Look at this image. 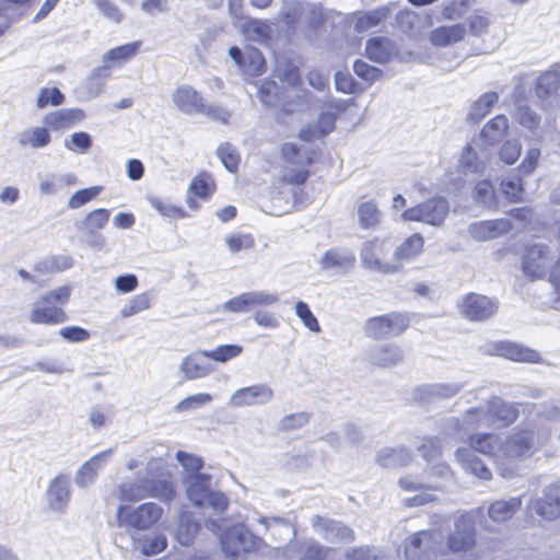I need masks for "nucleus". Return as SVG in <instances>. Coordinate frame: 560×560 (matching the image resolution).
<instances>
[{
	"label": "nucleus",
	"instance_id": "obj_19",
	"mask_svg": "<svg viewBox=\"0 0 560 560\" xmlns=\"http://www.w3.org/2000/svg\"><path fill=\"white\" fill-rule=\"evenodd\" d=\"M272 390L266 385H253L236 390L232 396V404L235 407L262 404L270 399Z\"/></svg>",
	"mask_w": 560,
	"mask_h": 560
},
{
	"label": "nucleus",
	"instance_id": "obj_45",
	"mask_svg": "<svg viewBox=\"0 0 560 560\" xmlns=\"http://www.w3.org/2000/svg\"><path fill=\"white\" fill-rule=\"evenodd\" d=\"M118 492V498L125 502H136L148 498L145 481L122 483L119 486Z\"/></svg>",
	"mask_w": 560,
	"mask_h": 560
},
{
	"label": "nucleus",
	"instance_id": "obj_64",
	"mask_svg": "<svg viewBox=\"0 0 560 560\" xmlns=\"http://www.w3.org/2000/svg\"><path fill=\"white\" fill-rule=\"evenodd\" d=\"M336 90L346 94L358 92V83L348 72L337 71L335 74Z\"/></svg>",
	"mask_w": 560,
	"mask_h": 560
},
{
	"label": "nucleus",
	"instance_id": "obj_13",
	"mask_svg": "<svg viewBox=\"0 0 560 560\" xmlns=\"http://www.w3.org/2000/svg\"><path fill=\"white\" fill-rule=\"evenodd\" d=\"M217 191V183L213 176L206 172H199L190 182L187 189L186 202L189 209H199V200H208Z\"/></svg>",
	"mask_w": 560,
	"mask_h": 560
},
{
	"label": "nucleus",
	"instance_id": "obj_22",
	"mask_svg": "<svg viewBox=\"0 0 560 560\" xmlns=\"http://www.w3.org/2000/svg\"><path fill=\"white\" fill-rule=\"evenodd\" d=\"M395 52L394 43L387 37H373L365 45V56L375 62H388Z\"/></svg>",
	"mask_w": 560,
	"mask_h": 560
},
{
	"label": "nucleus",
	"instance_id": "obj_59",
	"mask_svg": "<svg viewBox=\"0 0 560 560\" xmlns=\"http://www.w3.org/2000/svg\"><path fill=\"white\" fill-rule=\"evenodd\" d=\"M465 468L469 470L476 477L482 480H490L492 478L491 470L487 467V465L476 456H469L464 458Z\"/></svg>",
	"mask_w": 560,
	"mask_h": 560
},
{
	"label": "nucleus",
	"instance_id": "obj_20",
	"mask_svg": "<svg viewBox=\"0 0 560 560\" xmlns=\"http://www.w3.org/2000/svg\"><path fill=\"white\" fill-rule=\"evenodd\" d=\"M336 125V115L332 113H322L315 124H310L301 128L299 138L302 141L311 142L315 139H320L331 131Z\"/></svg>",
	"mask_w": 560,
	"mask_h": 560
},
{
	"label": "nucleus",
	"instance_id": "obj_50",
	"mask_svg": "<svg viewBox=\"0 0 560 560\" xmlns=\"http://www.w3.org/2000/svg\"><path fill=\"white\" fill-rule=\"evenodd\" d=\"M225 243L231 253L247 250L255 246V238L249 233H235L226 236Z\"/></svg>",
	"mask_w": 560,
	"mask_h": 560
},
{
	"label": "nucleus",
	"instance_id": "obj_63",
	"mask_svg": "<svg viewBox=\"0 0 560 560\" xmlns=\"http://www.w3.org/2000/svg\"><path fill=\"white\" fill-rule=\"evenodd\" d=\"M95 5L105 18L114 23L118 24L122 21V12L112 0H95Z\"/></svg>",
	"mask_w": 560,
	"mask_h": 560
},
{
	"label": "nucleus",
	"instance_id": "obj_5",
	"mask_svg": "<svg viewBox=\"0 0 560 560\" xmlns=\"http://www.w3.org/2000/svg\"><path fill=\"white\" fill-rule=\"evenodd\" d=\"M163 514L162 506L154 502H145L135 509L120 505L117 509V521L120 525L138 530H148L161 521Z\"/></svg>",
	"mask_w": 560,
	"mask_h": 560
},
{
	"label": "nucleus",
	"instance_id": "obj_18",
	"mask_svg": "<svg viewBox=\"0 0 560 560\" xmlns=\"http://www.w3.org/2000/svg\"><path fill=\"white\" fill-rule=\"evenodd\" d=\"M249 539V533L229 528L222 534L220 539L222 551L229 557L246 553L250 550Z\"/></svg>",
	"mask_w": 560,
	"mask_h": 560
},
{
	"label": "nucleus",
	"instance_id": "obj_10",
	"mask_svg": "<svg viewBox=\"0 0 560 560\" xmlns=\"http://www.w3.org/2000/svg\"><path fill=\"white\" fill-rule=\"evenodd\" d=\"M458 310L470 322H483L497 313L498 303L487 295L470 292L463 298Z\"/></svg>",
	"mask_w": 560,
	"mask_h": 560
},
{
	"label": "nucleus",
	"instance_id": "obj_49",
	"mask_svg": "<svg viewBox=\"0 0 560 560\" xmlns=\"http://www.w3.org/2000/svg\"><path fill=\"white\" fill-rule=\"evenodd\" d=\"M245 32L255 40H268L271 37V26L268 22L250 19L244 24Z\"/></svg>",
	"mask_w": 560,
	"mask_h": 560
},
{
	"label": "nucleus",
	"instance_id": "obj_37",
	"mask_svg": "<svg viewBox=\"0 0 560 560\" xmlns=\"http://www.w3.org/2000/svg\"><path fill=\"white\" fill-rule=\"evenodd\" d=\"M402 361V353L396 346L386 345L377 349L373 355V365L378 368H392Z\"/></svg>",
	"mask_w": 560,
	"mask_h": 560
},
{
	"label": "nucleus",
	"instance_id": "obj_60",
	"mask_svg": "<svg viewBox=\"0 0 560 560\" xmlns=\"http://www.w3.org/2000/svg\"><path fill=\"white\" fill-rule=\"evenodd\" d=\"M212 400V396L207 393H199L195 395H190L183 400H180L175 409L177 411H188L195 408H198L200 406H203Z\"/></svg>",
	"mask_w": 560,
	"mask_h": 560
},
{
	"label": "nucleus",
	"instance_id": "obj_55",
	"mask_svg": "<svg viewBox=\"0 0 560 560\" xmlns=\"http://www.w3.org/2000/svg\"><path fill=\"white\" fill-rule=\"evenodd\" d=\"M102 187L100 186H93L84 189H80L75 191L69 199L68 206L71 209H78L85 203L90 202L94 198L98 196L101 192Z\"/></svg>",
	"mask_w": 560,
	"mask_h": 560
},
{
	"label": "nucleus",
	"instance_id": "obj_42",
	"mask_svg": "<svg viewBox=\"0 0 560 560\" xmlns=\"http://www.w3.org/2000/svg\"><path fill=\"white\" fill-rule=\"evenodd\" d=\"M355 261V257L352 254H345L338 249L327 250L322 259L320 265L323 268H337L352 266Z\"/></svg>",
	"mask_w": 560,
	"mask_h": 560
},
{
	"label": "nucleus",
	"instance_id": "obj_25",
	"mask_svg": "<svg viewBox=\"0 0 560 560\" xmlns=\"http://www.w3.org/2000/svg\"><path fill=\"white\" fill-rule=\"evenodd\" d=\"M560 88V72L555 69L542 72L536 81L534 92L540 100H548L555 95Z\"/></svg>",
	"mask_w": 560,
	"mask_h": 560
},
{
	"label": "nucleus",
	"instance_id": "obj_3",
	"mask_svg": "<svg viewBox=\"0 0 560 560\" xmlns=\"http://www.w3.org/2000/svg\"><path fill=\"white\" fill-rule=\"evenodd\" d=\"M518 418V409L509 402L493 398L489 400L487 410L481 408H470L465 412V421L468 425L477 428L483 420L490 423H498L508 427L514 423Z\"/></svg>",
	"mask_w": 560,
	"mask_h": 560
},
{
	"label": "nucleus",
	"instance_id": "obj_36",
	"mask_svg": "<svg viewBox=\"0 0 560 560\" xmlns=\"http://www.w3.org/2000/svg\"><path fill=\"white\" fill-rule=\"evenodd\" d=\"M148 498H156L163 502H171L176 495L172 481L154 479L145 480Z\"/></svg>",
	"mask_w": 560,
	"mask_h": 560
},
{
	"label": "nucleus",
	"instance_id": "obj_28",
	"mask_svg": "<svg viewBox=\"0 0 560 560\" xmlns=\"http://www.w3.org/2000/svg\"><path fill=\"white\" fill-rule=\"evenodd\" d=\"M49 504L52 509L61 510L69 500V481L65 476H57L47 490Z\"/></svg>",
	"mask_w": 560,
	"mask_h": 560
},
{
	"label": "nucleus",
	"instance_id": "obj_8",
	"mask_svg": "<svg viewBox=\"0 0 560 560\" xmlns=\"http://www.w3.org/2000/svg\"><path fill=\"white\" fill-rule=\"evenodd\" d=\"M448 213V203L444 198H431L415 207L406 209L401 217L406 221L441 224Z\"/></svg>",
	"mask_w": 560,
	"mask_h": 560
},
{
	"label": "nucleus",
	"instance_id": "obj_56",
	"mask_svg": "<svg viewBox=\"0 0 560 560\" xmlns=\"http://www.w3.org/2000/svg\"><path fill=\"white\" fill-rule=\"evenodd\" d=\"M295 314L302 320L304 326L307 327L311 331H320V326L317 318L314 316L310 306L305 302L298 301L295 303Z\"/></svg>",
	"mask_w": 560,
	"mask_h": 560
},
{
	"label": "nucleus",
	"instance_id": "obj_54",
	"mask_svg": "<svg viewBox=\"0 0 560 560\" xmlns=\"http://www.w3.org/2000/svg\"><path fill=\"white\" fill-rule=\"evenodd\" d=\"M65 102V95L58 88H45L39 91L37 107L45 108L48 105L59 106Z\"/></svg>",
	"mask_w": 560,
	"mask_h": 560
},
{
	"label": "nucleus",
	"instance_id": "obj_43",
	"mask_svg": "<svg viewBox=\"0 0 560 560\" xmlns=\"http://www.w3.org/2000/svg\"><path fill=\"white\" fill-rule=\"evenodd\" d=\"M217 155L225 166V168L232 173L238 171V166L241 163V155L236 148H234L230 142H224L220 144L217 149Z\"/></svg>",
	"mask_w": 560,
	"mask_h": 560
},
{
	"label": "nucleus",
	"instance_id": "obj_6",
	"mask_svg": "<svg viewBox=\"0 0 560 560\" xmlns=\"http://www.w3.org/2000/svg\"><path fill=\"white\" fill-rule=\"evenodd\" d=\"M550 249L546 244H530L523 249L521 268L530 281L546 279L548 277Z\"/></svg>",
	"mask_w": 560,
	"mask_h": 560
},
{
	"label": "nucleus",
	"instance_id": "obj_24",
	"mask_svg": "<svg viewBox=\"0 0 560 560\" xmlns=\"http://www.w3.org/2000/svg\"><path fill=\"white\" fill-rule=\"evenodd\" d=\"M110 453L112 451L101 452L85 462L77 474V483L80 487H85L92 483Z\"/></svg>",
	"mask_w": 560,
	"mask_h": 560
},
{
	"label": "nucleus",
	"instance_id": "obj_47",
	"mask_svg": "<svg viewBox=\"0 0 560 560\" xmlns=\"http://www.w3.org/2000/svg\"><path fill=\"white\" fill-rule=\"evenodd\" d=\"M150 205L163 217L173 219H184L188 217V213L179 206L172 205L161 198H150Z\"/></svg>",
	"mask_w": 560,
	"mask_h": 560
},
{
	"label": "nucleus",
	"instance_id": "obj_15",
	"mask_svg": "<svg viewBox=\"0 0 560 560\" xmlns=\"http://www.w3.org/2000/svg\"><path fill=\"white\" fill-rule=\"evenodd\" d=\"M432 530H419L408 537L405 542V555L408 560H428L435 545Z\"/></svg>",
	"mask_w": 560,
	"mask_h": 560
},
{
	"label": "nucleus",
	"instance_id": "obj_34",
	"mask_svg": "<svg viewBox=\"0 0 560 560\" xmlns=\"http://www.w3.org/2000/svg\"><path fill=\"white\" fill-rule=\"evenodd\" d=\"M509 130V120L504 115L490 119L481 130V137L490 144L501 140Z\"/></svg>",
	"mask_w": 560,
	"mask_h": 560
},
{
	"label": "nucleus",
	"instance_id": "obj_14",
	"mask_svg": "<svg viewBox=\"0 0 560 560\" xmlns=\"http://www.w3.org/2000/svg\"><path fill=\"white\" fill-rule=\"evenodd\" d=\"M511 230L512 222L505 218L475 222L468 228L469 235L478 242L498 238Z\"/></svg>",
	"mask_w": 560,
	"mask_h": 560
},
{
	"label": "nucleus",
	"instance_id": "obj_32",
	"mask_svg": "<svg viewBox=\"0 0 560 560\" xmlns=\"http://www.w3.org/2000/svg\"><path fill=\"white\" fill-rule=\"evenodd\" d=\"M141 46V42H132L125 45L117 46L115 48L109 49L104 55V62L107 67H113L115 65H119L126 62L133 58Z\"/></svg>",
	"mask_w": 560,
	"mask_h": 560
},
{
	"label": "nucleus",
	"instance_id": "obj_38",
	"mask_svg": "<svg viewBox=\"0 0 560 560\" xmlns=\"http://www.w3.org/2000/svg\"><path fill=\"white\" fill-rule=\"evenodd\" d=\"M359 224L362 229H373L380 223L381 212L373 200L362 202L358 208Z\"/></svg>",
	"mask_w": 560,
	"mask_h": 560
},
{
	"label": "nucleus",
	"instance_id": "obj_12",
	"mask_svg": "<svg viewBox=\"0 0 560 560\" xmlns=\"http://www.w3.org/2000/svg\"><path fill=\"white\" fill-rule=\"evenodd\" d=\"M173 102L185 114H206L212 118L219 117V110L206 106L202 95L190 85L178 86L173 93Z\"/></svg>",
	"mask_w": 560,
	"mask_h": 560
},
{
	"label": "nucleus",
	"instance_id": "obj_48",
	"mask_svg": "<svg viewBox=\"0 0 560 560\" xmlns=\"http://www.w3.org/2000/svg\"><path fill=\"white\" fill-rule=\"evenodd\" d=\"M498 94L495 92H488L480 96L472 106L471 116L474 119L480 120L486 117L492 109L493 105L498 102Z\"/></svg>",
	"mask_w": 560,
	"mask_h": 560
},
{
	"label": "nucleus",
	"instance_id": "obj_29",
	"mask_svg": "<svg viewBox=\"0 0 560 560\" xmlns=\"http://www.w3.org/2000/svg\"><path fill=\"white\" fill-rule=\"evenodd\" d=\"M522 505L521 498H512L510 500H498L490 504L488 513L495 522H504L510 520Z\"/></svg>",
	"mask_w": 560,
	"mask_h": 560
},
{
	"label": "nucleus",
	"instance_id": "obj_9",
	"mask_svg": "<svg viewBox=\"0 0 560 560\" xmlns=\"http://www.w3.org/2000/svg\"><path fill=\"white\" fill-rule=\"evenodd\" d=\"M502 457L506 460H520L530 457L535 451V432L532 429H518L508 435L502 445Z\"/></svg>",
	"mask_w": 560,
	"mask_h": 560
},
{
	"label": "nucleus",
	"instance_id": "obj_23",
	"mask_svg": "<svg viewBox=\"0 0 560 560\" xmlns=\"http://www.w3.org/2000/svg\"><path fill=\"white\" fill-rule=\"evenodd\" d=\"M81 109H59L44 117V122L51 130H63L72 127L83 118Z\"/></svg>",
	"mask_w": 560,
	"mask_h": 560
},
{
	"label": "nucleus",
	"instance_id": "obj_44",
	"mask_svg": "<svg viewBox=\"0 0 560 560\" xmlns=\"http://www.w3.org/2000/svg\"><path fill=\"white\" fill-rule=\"evenodd\" d=\"M491 24L490 16L487 12L476 11L467 20V32L470 35L479 37L488 33Z\"/></svg>",
	"mask_w": 560,
	"mask_h": 560
},
{
	"label": "nucleus",
	"instance_id": "obj_40",
	"mask_svg": "<svg viewBox=\"0 0 560 560\" xmlns=\"http://www.w3.org/2000/svg\"><path fill=\"white\" fill-rule=\"evenodd\" d=\"M152 296L149 292L133 295L120 310L122 317H131L151 307Z\"/></svg>",
	"mask_w": 560,
	"mask_h": 560
},
{
	"label": "nucleus",
	"instance_id": "obj_4",
	"mask_svg": "<svg viewBox=\"0 0 560 560\" xmlns=\"http://www.w3.org/2000/svg\"><path fill=\"white\" fill-rule=\"evenodd\" d=\"M411 324L406 312H390L383 315L372 316L364 324L366 337L380 340L390 336H400Z\"/></svg>",
	"mask_w": 560,
	"mask_h": 560
},
{
	"label": "nucleus",
	"instance_id": "obj_27",
	"mask_svg": "<svg viewBox=\"0 0 560 560\" xmlns=\"http://www.w3.org/2000/svg\"><path fill=\"white\" fill-rule=\"evenodd\" d=\"M424 247V238L420 233H413L408 236L395 250L394 257L396 261L412 259L419 256Z\"/></svg>",
	"mask_w": 560,
	"mask_h": 560
},
{
	"label": "nucleus",
	"instance_id": "obj_35",
	"mask_svg": "<svg viewBox=\"0 0 560 560\" xmlns=\"http://www.w3.org/2000/svg\"><path fill=\"white\" fill-rule=\"evenodd\" d=\"M110 218L108 209L98 208L89 212L81 222V229L85 234L93 235L104 229Z\"/></svg>",
	"mask_w": 560,
	"mask_h": 560
},
{
	"label": "nucleus",
	"instance_id": "obj_39",
	"mask_svg": "<svg viewBox=\"0 0 560 560\" xmlns=\"http://www.w3.org/2000/svg\"><path fill=\"white\" fill-rule=\"evenodd\" d=\"M199 529V523L191 520L189 514L183 513L179 517V524L176 534L177 540L179 544L188 546L192 542Z\"/></svg>",
	"mask_w": 560,
	"mask_h": 560
},
{
	"label": "nucleus",
	"instance_id": "obj_1",
	"mask_svg": "<svg viewBox=\"0 0 560 560\" xmlns=\"http://www.w3.org/2000/svg\"><path fill=\"white\" fill-rule=\"evenodd\" d=\"M72 294V287L65 284L40 294L33 303L28 320L34 325L57 326L69 317L65 310Z\"/></svg>",
	"mask_w": 560,
	"mask_h": 560
},
{
	"label": "nucleus",
	"instance_id": "obj_51",
	"mask_svg": "<svg viewBox=\"0 0 560 560\" xmlns=\"http://www.w3.org/2000/svg\"><path fill=\"white\" fill-rule=\"evenodd\" d=\"M474 0H451L442 9V16L447 21H455L462 18Z\"/></svg>",
	"mask_w": 560,
	"mask_h": 560
},
{
	"label": "nucleus",
	"instance_id": "obj_2",
	"mask_svg": "<svg viewBox=\"0 0 560 560\" xmlns=\"http://www.w3.org/2000/svg\"><path fill=\"white\" fill-rule=\"evenodd\" d=\"M319 153V150L303 153L298 144L284 142L280 148L283 167L279 182L288 186L304 185L312 174L311 167L317 161Z\"/></svg>",
	"mask_w": 560,
	"mask_h": 560
},
{
	"label": "nucleus",
	"instance_id": "obj_7",
	"mask_svg": "<svg viewBox=\"0 0 560 560\" xmlns=\"http://www.w3.org/2000/svg\"><path fill=\"white\" fill-rule=\"evenodd\" d=\"M389 242L386 238L374 237L363 244L360 257L365 267L390 273L397 271L398 266L389 261Z\"/></svg>",
	"mask_w": 560,
	"mask_h": 560
},
{
	"label": "nucleus",
	"instance_id": "obj_17",
	"mask_svg": "<svg viewBox=\"0 0 560 560\" xmlns=\"http://www.w3.org/2000/svg\"><path fill=\"white\" fill-rule=\"evenodd\" d=\"M533 509L546 521L560 517V481L549 486L544 497L534 502Z\"/></svg>",
	"mask_w": 560,
	"mask_h": 560
},
{
	"label": "nucleus",
	"instance_id": "obj_52",
	"mask_svg": "<svg viewBox=\"0 0 560 560\" xmlns=\"http://www.w3.org/2000/svg\"><path fill=\"white\" fill-rule=\"evenodd\" d=\"M474 198L476 201L480 203L487 206H495V191L491 182L486 179L478 182L474 189Z\"/></svg>",
	"mask_w": 560,
	"mask_h": 560
},
{
	"label": "nucleus",
	"instance_id": "obj_33",
	"mask_svg": "<svg viewBox=\"0 0 560 560\" xmlns=\"http://www.w3.org/2000/svg\"><path fill=\"white\" fill-rule=\"evenodd\" d=\"M242 71L250 77H259L267 70V62L262 52L256 47L245 49V59Z\"/></svg>",
	"mask_w": 560,
	"mask_h": 560
},
{
	"label": "nucleus",
	"instance_id": "obj_61",
	"mask_svg": "<svg viewBox=\"0 0 560 560\" xmlns=\"http://www.w3.org/2000/svg\"><path fill=\"white\" fill-rule=\"evenodd\" d=\"M522 145L517 141H505L500 149V160L508 165L514 164L521 156Z\"/></svg>",
	"mask_w": 560,
	"mask_h": 560
},
{
	"label": "nucleus",
	"instance_id": "obj_58",
	"mask_svg": "<svg viewBox=\"0 0 560 560\" xmlns=\"http://www.w3.org/2000/svg\"><path fill=\"white\" fill-rule=\"evenodd\" d=\"M334 549L317 542L308 544L301 560H331Z\"/></svg>",
	"mask_w": 560,
	"mask_h": 560
},
{
	"label": "nucleus",
	"instance_id": "obj_21",
	"mask_svg": "<svg viewBox=\"0 0 560 560\" xmlns=\"http://www.w3.org/2000/svg\"><path fill=\"white\" fill-rule=\"evenodd\" d=\"M187 497L197 506H202L207 498L211 495V476L196 474L189 476L187 485Z\"/></svg>",
	"mask_w": 560,
	"mask_h": 560
},
{
	"label": "nucleus",
	"instance_id": "obj_30",
	"mask_svg": "<svg viewBox=\"0 0 560 560\" xmlns=\"http://www.w3.org/2000/svg\"><path fill=\"white\" fill-rule=\"evenodd\" d=\"M467 442L471 450L489 457L495 456L499 446V438L493 433H474Z\"/></svg>",
	"mask_w": 560,
	"mask_h": 560
},
{
	"label": "nucleus",
	"instance_id": "obj_16",
	"mask_svg": "<svg viewBox=\"0 0 560 560\" xmlns=\"http://www.w3.org/2000/svg\"><path fill=\"white\" fill-rule=\"evenodd\" d=\"M466 25L463 23L440 25L429 34V40L434 47H448L465 40Z\"/></svg>",
	"mask_w": 560,
	"mask_h": 560
},
{
	"label": "nucleus",
	"instance_id": "obj_11",
	"mask_svg": "<svg viewBox=\"0 0 560 560\" xmlns=\"http://www.w3.org/2000/svg\"><path fill=\"white\" fill-rule=\"evenodd\" d=\"M486 352L492 357H501L520 363L541 362V357L536 350L510 340L491 342L488 345Z\"/></svg>",
	"mask_w": 560,
	"mask_h": 560
},
{
	"label": "nucleus",
	"instance_id": "obj_57",
	"mask_svg": "<svg viewBox=\"0 0 560 560\" xmlns=\"http://www.w3.org/2000/svg\"><path fill=\"white\" fill-rule=\"evenodd\" d=\"M176 458L179 464L183 466L185 471L190 474V476L200 474V470L203 467V460L201 457L192 455L190 453L178 451L176 453Z\"/></svg>",
	"mask_w": 560,
	"mask_h": 560
},
{
	"label": "nucleus",
	"instance_id": "obj_41",
	"mask_svg": "<svg viewBox=\"0 0 560 560\" xmlns=\"http://www.w3.org/2000/svg\"><path fill=\"white\" fill-rule=\"evenodd\" d=\"M243 352V347L238 345H221L213 350L201 351V354L215 362H226L238 357Z\"/></svg>",
	"mask_w": 560,
	"mask_h": 560
},
{
	"label": "nucleus",
	"instance_id": "obj_53",
	"mask_svg": "<svg viewBox=\"0 0 560 560\" xmlns=\"http://www.w3.org/2000/svg\"><path fill=\"white\" fill-rule=\"evenodd\" d=\"M354 73L368 84H372L383 77V71L368 62L358 59L353 63Z\"/></svg>",
	"mask_w": 560,
	"mask_h": 560
},
{
	"label": "nucleus",
	"instance_id": "obj_62",
	"mask_svg": "<svg viewBox=\"0 0 560 560\" xmlns=\"http://www.w3.org/2000/svg\"><path fill=\"white\" fill-rule=\"evenodd\" d=\"M167 547V539L164 535H155L150 539H145L141 547L144 556H154L163 552Z\"/></svg>",
	"mask_w": 560,
	"mask_h": 560
},
{
	"label": "nucleus",
	"instance_id": "obj_26",
	"mask_svg": "<svg viewBox=\"0 0 560 560\" xmlns=\"http://www.w3.org/2000/svg\"><path fill=\"white\" fill-rule=\"evenodd\" d=\"M201 352L187 355L180 365L182 372L188 380H197L207 376L211 366L203 360Z\"/></svg>",
	"mask_w": 560,
	"mask_h": 560
},
{
	"label": "nucleus",
	"instance_id": "obj_31",
	"mask_svg": "<svg viewBox=\"0 0 560 560\" xmlns=\"http://www.w3.org/2000/svg\"><path fill=\"white\" fill-rule=\"evenodd\" d=\"M51 138L48 128L34 127L21 132L18 142L23 148L39 149L49 144Z\"/></svg>",
	"mask_w": 560,
	"mask_h": 560
},
{
	"label": "nucleus",
	"instance_id": "obj_46",
	"mask_svg": "<svg viewBox=\"0 0 560 560\" xmlns=\"http://www.w3.org/2000/svg\"><path fill=\"white\" fill-rule=\"evenodd\" d=\"M500 189L510 202H520L523 199L524 187L521 177L503 179Z\"/></svg>",
	"mask_w": 560,
	"mask_h": 560
}]
</instances>
